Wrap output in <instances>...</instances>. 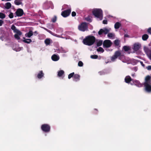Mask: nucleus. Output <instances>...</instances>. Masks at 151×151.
<instances>
[{
	"label": "nucleus",
	"instance_id": "obj_1",
	"mask_svg": "<svg viewBox=\"0 0 151 151\" xmlns=\"http://www.w3.org/2000/svg\"><path fill=\"white\" fill-rule=\"evenodd\" d=\"M95 37L93 36H89L86 37L83 40V42L85 45H91L95 42Z\"/></svg>",
	"mask_w": 151,
	"mask_h": 151
},
{
	"label": "nucleus",
	"instance_id": "obj_2",
	"mask_svg": "<svg viewBox=\"0 0 151 151\" xmlns=\"http://www.w3.org/2000/svg\"><path fill=\"white\" fill-rule=\"evenodd\" d=\"M93 14L95 17L101 20L103 18L102 11L101 9H94L92 11Z\"/></svg>",
	"mask_w": 151,
	"mask_h": 151
},
{
	"label": "nucleus",
	"instance_id": "obj_3",
	"mask_svg": "<svg viewBox=\"0 0 151 151\" xmlns=\"http://www.w3.org/2000/svg\"><path fill=\"white\" fill-rule=\"evenodd\" d=\"M79 30L84 31L87 29V24L86 23L83 22L80 24L78 26Z\"/></svg>",
	"mask_w": 151,
	"mask_h": 151
},
{
	"label": "nucleus",
	"instance_id": "obj_4",
	"mask_svg": "<svg viewBox=\"0 0 151 151\" xmlns=\"http://www.w3.org/2000/svg\"><path fill=\"white\" fill-rule=\"evenodd\" d=\"M111 29L110 28H104L100 29L98 32V34L99 35H101L103 33L105 34L108 33L110 31Z\"/></svg>",
	"mask_w": 151,
	"mask_h": 151
},
{
	"label": "nucleus",
	"instance_id": "obj_5",
	"mask_svg": "<svg viewBox=\"0 0 151 151\" xmlns=\"http://www.w3.org/2000/svg\"><path fill=\"white\" fill-rule=\"evenodd\" d=\"M112 42L109 40H106L103 42V45L104 47L106 48L110 47L112 45Z\"/></svg>",
	"mask_w": 151,
	"mask_h": 151
},
{
	"label": "nucleus",
	"instance_id": "obj_6",
	"mask_svg": "<svg viewBox=\"0 0 151 151\" xmlns=\"http://www.w3.org/2000/svg\"><path fill=\"white\" fill-rule=\"evenodd\" d=\"M70 12L71 10H70L64 11L62 12L61 15L64 17H66L69 15Z\"/></svg>",
	"mask_w": 151,
	"mask_h": 151
},
{
	"label": "nucleus",
	"instance_id": "obj_7",
	"mask_svg": "<svg viewBox=\"0 0 151 151\" xmlns=\"http://www.w3.org/2000/svg\"><path fill=\"white\" fill-rule=\"evenodd\" d=\"M42 129L45 132L49 131L50 129V127L47 124L43 125L41 127Z\"/></svg>",
	"mask_w": 151,
	"mask_h": 151
},
{
	"label": "nucleus",
	"instance_id": "obj_8",
	"mask_svg": "<svg viewBox=\"0 0 151 151\" xmlns=\"http://www.w3.org/2000/svg\"><path fill=\"white\" fill-rule=\"evenodd\" d=\"M23 10L21 9H18L16 12L17 15L18 17L22 16L23 14Z\"/></svg>",
	"mask_w": 151,
	"mask_h": 151
},
{
	"label": "nucleus",
	"instance_id": "obj_9",
	"mask_svg": "<svg viewBox=\"0 0 151 151\" xmlns=\"http://www.w3.org/2000/svg\"><path fill=\"white\" fill-rule=\"evenodd\" d=\"M145 90L148 92H151V85L148 83H145Z\"/></svg>",
	"mask_w": 151,
	"mask_h": 151
},
{
	"label": "nucleus",
	"instance_id": "obj_10",
	"mask_svg": "<svg viewBox=\"0 0 151 151\" xmlns=\"http://www.w3.org/2000/svg\"><path fill=\"white\" fill-rule=\"evenodd\" d=\"M11 28L15 33L18 34L19 35H22V33L19 30L16 29V27L14 25H12V26Z\"/></svg>",
	"mask_w": 151,
	"mask_h": 151
},
{
	"label": "nucleus",
	"instance_id": "obj_11",
	"mask_svg": "<svg viewBox=\"0 0 151 151\" xmlns=\"http://www.w3.org/2000/svg\"><path fill=\"white\" fill-rule=\"evenodd\" d=\"M121 53L119 51H116L115 52L114 55V56L112 57V59H114V57H115V58H117L120 55Z\"/></svg>",
	"mask_w": 151,
	"mask_h": 151
},
{
	"label": "nucleus",
	"instance_id": "obj_12",
	"mask_svg": "<svg viewBox=\"0 0 151 151\" xmlns=\"http://www.w3.org/2000/svg\"><path fill=\"white\" fill-rule=\"evenodd\" d=\"M115 36V34L113 33H108L107 35L108 37L109 38L113 39Z\"/></svg>",
	"mask_w": 151,
	"mask_h": 151
},
{
	"label": "nucleus",
	"instance_id": "obj_13",
	"mask_svg": "<svg viewBox=\"0 0 151 151\" xmlns=\"http://www.w3.org/2000/svg\"><path fill=\"white\" fill-rule=\"evenodd\" d=\"M52 59L54 61H57L59 59V57L57 55H54L52 56Z\"/></svg>",
	"mask_w": 151,
	"mask_h": 151
},
{
	"label": "nucleus",
	"instance_id": "obj_14",
	"mask_svg": "<svg viewBox=\"0 0 151 151\" xmlns=\"http://www.w3.org/2000/svg\"><path fill=\"white\" fill-rule=\"evenodd\" d=\"M11 7V4L10 2H7L5 4L4 7L6 9H9Z\"/></svg>",
	"mask_w": 151,
	"mask_h": 151
},
{
	"label": "nucleus",
	"instance_id": "obj_15",
	"mask_svg": "<svg viewBox=\"0 0 151 151\" xmlns=\"http://www.w3.org/2000/svg\"><path fill=\"white\" fill-rule=\"evenodd\" d=\"M140 47V45L135 44L134 45V49L135 50H137L139 49Z\"/></svg>",
	"mask_w": 151,
	"mask_h": 151
},
{
	"label": "nucleus",
	"instance_id": "obj_16",
	"mask_svg": "<svg viewBox=\"0 0 151 151\" xmlns=\"http://www.w3.org/2000/svg\"><path fill=\"white\" fill-rule=\"evenodd\" d=\"M121 25V24L119 22H116L115 24L114 27L116 29H118L120 26Z\"/></svg>",
	"mask_w": 151,
	"mask_h": 151
},
{
	"label": "nucleus",
	"instance_id": "obj_17",
	"mask_svg": "<svg viewBox=\"0 0 151 151\" xmlns=\"http://www.w3.org/2000/svg\"><path fill=\"white\" fill-rule=\"evenodd\" d=\"M15 4L17 5H19L22 4L21 0H16L14 1Z\"/></svg>",
	"mask_w": 151,
	"mask_h": 151
},
{
	"label": "nucleus",
	"instance_id": "obj_18",
	"mask_svg": "<svg viewBox=\"0 0 151 151\" xmlns=\"http://www.w3.org/2000/svg\"><path fill=\"white\" fill-rule=\"evenodd\" d=\"M125 81L126 83H129L131 81V78L129 76H127L125 78Z\"/></svg>",
	"mask_w": 151,
	"mask_h": 151
},
{
	"label": "nucleus",
	"instance_id": "obj_19",
	"mask_svg": "<svg viewBox=\"0 0 151 151\" xmlns=\"http://www.w3.org/2000/svg\"><path fill=\"white\" fill-rule=\"evenodd\" d=\"M23 41L25 43H29L32 42V40L30 39H24L23 40Z\"/></svg>",
	"mask_w": 151,
	"mask_h": 151
},
{
	"label": "nucleus",
	"instance_id": "obj_20",
	"mask_svg": "<svg viewBox=\"0 0 151 151\" xmlns=\"http://www.w3.org/2000/svg\"><path fill=\"white\" fill-rule=\"evenodd\" d=\"M148 37V35L147 34H145L142 36V39L144 40H146Z\"/></svg>",
	"mask_w": 151,
	"mask_h": 151
},
{
	"label": "nucleus",
	"instance_id": "obj_21",
	"mask_svg": "<svg viewBox=\"0 0 151 151\" xmlns=\"http://www.w3.org/2000/svg\"><path fill=\"white\" fill-rule=\"evenodd\" d=\"M33 35V33L32 31H29V32L26 34L28 37H30Z\"/></svg>",
	"mask_w": 151,
	"mask_h": 151
},
{
	"label": "nucleus",
	"instance_id": "obj_22",
	"mask_svg": "<svg viewBox=\"0 0 151 151\" xmlns=\"http://www.w3.org/2000/svg\"><path fill=\"white\" fill-rule=\"evenodd\" d=\"M150 78V77L149 76H147L145 78V83H148L149 80Z\"/></svg>",
	"mask_w": 151,
	"mask_h": 151
},
{
	"label": "nucleus",
	"instance_id": "obj_23",
	"mask_svg": "<svg viewBox=\"0 0 151 151\" xmlns=\"http://www.w3.org/2000/svg\"><path fill=\"white\" fill-rule=\"evenodd\" d=\"M43 76V74L42 73V71H41L38 75L37 77L38 78H41L42 76Z\"/></svg>",
	"mask_w": 151,
	"mask_h": 151
},
{
	"label": "nucleus",
	"instance_id": "obj_24",
	"mask_svg": "<svg viewBox=\"0 0 151 151\" xmlns=\"http://www.w3.org/2000/svg\"><path fill=\"white\" fill-rule=\"evenodd\" d=\"M120 41L118 40H115L114 41L115 44L116 46H118L120 43Z\"/></svg>",
	"mask_w": 151,
	"mask_h": 151
},
{
	"label": "nucleus",
	"instance_id": "obj_25",
	"mask_svg": "<svg viewBox=\"0 0 151 151\" xmlns=\"http://www.w3.org/2000/svg\"><path fill=\"white\" fill-rule=\"evenodd\" d=\"M45 43L47 45H49L51 42L50 40L49 39H47L45 40Z\"/></svg>",
	"mask_w": 151,
	"mask_h": 151
},
{
	"label": "nucleus",
	"instance_id": "obj_26",
	"mask_svg": "<svg viewBox=\"0 0 151 151\" xmlns=\"http://www.w3.org/2000/svg\"><path fill=\"white\" fill-rule=\"evenodd\" d=\"M64 73L63 70H61L58 72V75L59 76H61Z\"/></svg>",
	"mask_w": 151,
	"mask_h": 151
},
{
	"label": "nucleus",
	"instance_id": "obj_27",
	"mask_svg": "<svg viewBox=\"0 0 151 151\" xmlns=\"http://www.w3.org/2000/svg\"><path fill=\"white\" fill-rule=\"evenodd\" d=\"M74 77L75 79H78V80H79L80 79V76L78 74H75L74 76Z\"/></svg>",
	"mask_w": 151,
	"mask_h": 151
},
{
	"label": "nucleus",
	"instance_id": "obj_28",
	"mask_svg": "<svg viewBox=\"0 0 151 151\" xmlns=\"http://www.w3.org/2000/svg\"><path fill=\"white\" fill-rule=\"evenodd\" d=\"M102 41L101 40H99L97 42V45L98 46H99L101 45L102 44Z\"/></svg>",
	"mask_w": 151,
	"mask_h": 151
},
{
	"label": "nucleus",
	"instance_id": "obj_29",
	"mask_svg": "<svg viewBox=\"0 0 151 151\" xmlns=\"http://www.w3.org/2000/svg\"><path fill=\"white\" fill-rule=\"evenodd\" d=\"M5 17V15L2 13H0V18L1 19L4 18Z\"/></svg>",
	"mask_w": 151,
	"mask_h": 151
},
{
	"label": "nucleus",
	"instance_id": "obj_30",
	"mask_svg": "<svg viewBox=\"0 0 151 151\" xmlns=\"http://www.w3.org/2000/svg\"><path fill=\"white\" fill-rule=\"evenodd\" d=\"M20 35H19L18 34L16 33L14 35V37L16 39L19 40L20 39L19 36Z\"/></svg>",
	"mask_w": 151,
	"mask_h": 151
},
{
	"label": "nucleus",
	"instance_id": "obj_31",
	"mask_svg": "<svg viewBox=\"0 0 151 151\" xmlns=\"http://www.w3.org/2000/svg\"><path fill=\"white\" fill-rule=\"evenodd\" d=\"M98 51L102 52H104V50L101 47H99L97 49Z\"/></svg>",
	"mask_w": 151,
	"mask_h": 151
},
{
	"label": "nucleus",
	"instance_id": "obj_32",
	"mask_svg": "<svg viewBox=\"0 0 151 151\" xmlns=\"http://www.w3.org/2000/svg\"><path fill=\"white\" fill-rule=\"evenodd\" d=\"M123 49L125 51H127L129 50V48L127 46H124L123 47Z\"/></svg>",
	"mask_w": 151,
	"mask_h": 151
},
{
	"label": "nucleus",
	"instance_id": "obj_33",
	"mask_svg": "<svg viewBox=\"0 0 151 151\" xmlns=\"http://www.w3.org/2000/svg\"><path fill=\"white\" fill-rule=\"evenodd\" d=\"M74 74V73H70L68 76V78L69 79L70 78L73 76Z\"/></svg>",
	"mask_w": 151,
	"mask_h": 151
},
{
	"label": "nucleus",
	"instance_id": "obj_34",
	"mask_svg": "<svg viewBox=\"0 0 151 151\" xmlns=\"http://www.w3.org/2000/svg\"><path fill=\"white\" fill-rule=\"evenodd\" d=\"M91 57L92 58L96 59L98 58V56L96 55H91Z\"/></svg>",
	"mask_w": 151,
	"mask_h": 151
},
{
	"label": "nucleus",
	"instance_id": "obj_35",
	"mask_svg": "<svg viewBox=\"0 0 151 151\" xmlns=\"http://www.w3.org/2000/svg\"><path fill=\"white\" fill-rule=\"evenodd\" d=\"M57 19V17L56 16L54 17L52 19V22H55L56 20Z\"/></svg>",
	"mask_w": 151,
	"mask_h": 151
},
{
	"label": "nucleus",
	"instance_id": "obj_36",
	"mask_svg": "<svg viewBox=\"0 0 151 151\" xmlns=\"http://www.w3.org/2000/svg\"><path fill=\"white\" fill-rule=\"evenodd\" d=\"M83 65V63L81 61H79L78 63V65L79 66H82Z\"/></svg>",
	"mask_w": 151,
	"mask_h": 151
},
{
	"label": "nucleus",
	"instance_id": "obj_37",
	"mask_svg": "<svg viewBox=\"0 0 151 151\" xmlns=\"http://www.w3.org/2000/svg\"><path fill=\"white\" fill-rule=\"evenodd\" d=\"M144 49L145 52L147 53H148V49L146 47H144Z\"/></svg>",
	"mask_w": 151,
	"mask_h": 151
},
{
	"label": "nucleus",
	"instance_id": "obj_38",
	"mask_svg": "<svg viewBox=\"0 0 151 151\" xmlns=\"http://www.w3.org/2000/svg\"><path fill=\"white\" fill-rule=\"evenodd\" d=\"M9 17L10 18H12L13 17V14L12 13H11L9 15Z\"/></svg>",
	"mask_w": 151,
	"mask_h": 151
},
{
	"label": "nucleus",
	"instance_id": "obj_39",
	"mask_svg": "<svg viewBox=\"0 0 151 151\" xmlns=\"http://www.w3.org/2000/svg\"><path fill=\"white\" fill-rule=\"evenodd\" d=\"M76 14L75 12H73L72 13V15L73 17L75 16Z\"/></svg>",
	"mask_w": 151,
	"mask_h": 151
},
{
	"label": "nucleus",
	"instance_id": "obj_40",
	"mask_svg": "<svg viewBox=\"0 0 151 151\" xmlns=\"http://www.w3.org/2000/svg\"><path fill=\"white\" fill-rule=\"evenodd\" d=\"M107 20H104L103 21V23L104 24H107Z\"/></svg>",
	"mask_w": 151,
	"mask_h": 151
},
{
	"label": "nucleus",
	"instance_id": "obj_41",
	"mask_svg": "<svg viewBox=\"0 0 151 151\" xmlns=\"http://www.w3.org/2000/svg\"><path fill=\"white\" fill-rule=\"evenodd\" d=\"M146 68L148 70H151V66H148L146 67Z\"/></svg>",
	"mask_w": 151,
	"mask_h": 151
},
{
	"label": "nucleus",
	"instance_id": "obj_42",
	"mask_svg": "<svg viewBox=\"0 0 151 151\" xmlns=\"http://www.w3.org/2000/svg\"><path fill=\"white\" fill-rule=\"evenodd\" d=\"M147 31L149 33L151 34V28H150L148 29L147 30Z\"/></svg>",
	"mask_w": 151,
	"mask_h": 151
},
{
	"label": "nucleus",
	"instance_id": "obj_43",
	"mask_svg": "<svg viewBox=\"0 0 151 151\" xmlns=\"http://www.w3.org/2000/svg\"><path fill=\"white\" fill-rule=\"evenodd\" d=\"M3 23V21L1 20H0V26H1Z\"/></svg>",
	"mask_w": 151,
	"mask_h": 151
},
{
	"label": "nucleus",
	"instance_id": "obj_44",
	"mask_svg": "<svg viewBox=\"0 0 151 151\" xmlns=\"http://www.w3.org/2000/svg\"><path fill=\"white\" fill-rule=\"evenodd\" d=\"M124 37H129V36L127 34H126L124 35Z\"/></svg>",
	"mask_w": 151,
	"mask_h": 151
},
{
	"label": "nucleus",
	"instance_id": "obj_45",
	"mask_svg": "<svg viewBox=\"0 0 151 151\" xmlns=\"http://www.w3.org/2000/svg\"><path fill=\"white\" fill-rule=\"evenodd\" d=\"M114 59H111V60H112V61H114L115 59H116V58H115V57H114Z\"/></svg>",
	"mask_w": 151,
	"mask_h": 151
},
{
	"label": "nucleus",
	"instance_id": "obj_46",
	"mask_svg": "<svg viewBox=\"0 0 151 151\" xmlns=\"http://www.w3.org/2000/svg\"><path fill=\"white\" fill-rule=\"evenodd\" d=\"M2 1H11V0H1Z\"/></svg>",
	"mask_w": 151,
	"mask_h": 151
},
{
	"label": "nucleus",
	"instance_id": "obj_47",
	"mask_svg": "<svg viewBox=\"0 0 151 151\" xmlns=\"http://www.w3.org/2000/svg\"><path fill=\"white\" fill-rule=\"evenodd\" d=\"M21 50L20 49H19V50H17V51H19V50Z\"/></svg>",
	"mask_w": 151,
	"mask_h": 151
}]
</instances>
